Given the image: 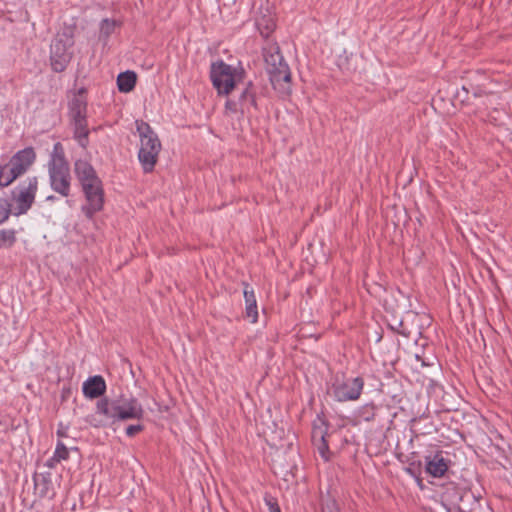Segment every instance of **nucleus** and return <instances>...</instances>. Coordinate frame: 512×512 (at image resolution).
Here are the masks:
<instances>
[{
    "mask_svg": "<svg viewBox=\"0 0 512 512\" xmlns=\"http://www.w3.org/2000/svg\"><path fill=\"white\" fill-rule=\"evenodd\" d=\"M262 53L274 90L282 97L290 95L292 90L291 72L279 45L276 42L267 41L262 48Z\"/></svg>",
    "mask_w": 512,
    "mask_h": 512,
    "instance_id": "nucleus-2",
    "label": "nucleus"
},
{
    "mask_svg": "<svg viewBox=\"0 0 512 512\" xmlns=\"http://www.w3.org/2000/svg\"><path fill=\"white\" fill-rule=\"evenodd\" d=\"M244 298L246 304V317L249 318L252 323H256L258 319L257 301L254 291L252 289H249L248 284H245Z\"/></svg>",
    "mask_w": 512,
    "mask_h": 512,
    "instance_id": "nucleus-16",
    "label": "nucleus"
},
{
    "mask_svg": "<svg viewBox=\"0 0 512 512\" xmlns=\"http://www.w3.org/2000/svg\"><path fill=\"white\" fill-rule=\"evenodd\" d=\"M54 198H55V197L51 195V196H48V197H47V200H54Z\"/></svg>",
    "mask_w": 512,
    "mask_h": 512,
    "instance_id": "nucleus-33",
    "label": "nucleus"
},
{
    "mask_svg": "<svg viewBox=\"0 0 512 512\" xmlns=\"http://www.w3.org/2000/svg\"><path fill=\"white\" fill-rule=\"evenodd\" d=\"M225 108L226 110L232 112V113H237V112H240V104L238 103V101H234V100H227L226 101V104H225Z\"/></svg>",
    "mask_w": 512,
    "mask_h": 512,
    "instance_id": "nucleus-30",
    "label": "nucleus"
},
{
    "mask_svg": "<svg viewBox=\"0 0 512 512\" xmlns=\"http://www.w3.org/2000/svg\"><path fill=\"white\" fill-rule=\"evenodd\" d=\"M136 129L140 137L139 161L144 172H152L161 151V142L150 125L142 120L136 121Z\"/></svg>",
    "mask_w": 512,
    "mask_h": 512,
    "instance_id": "nucleus-4",
    "label": "nucleus"
},
{
    "mask_svg": "<svg viewBox=\"0 0 512 512\" xmlns=\"http://www.w3.org/2000/svg\"><path fill=\"white\" fill-rule=\"evenodd\" d=\"M256 25L258 30L260 31V34L266 39H268V37L276 27L274 19L269 15H263L262 17L258 18L256 21Z\"/></svg>",
    "mask_w": 512,
    "mask_h": 512,
    "instance_id": "nucleus-19",
    "label": "nucleus"
},
{
    "mask_svg": "<svg viewBox=\"0 0 512 512\" xmlns=\"http://www.w3.org/2000/svg\"><path fill=\"white\" fill-rule=\"evenodd\" d=\"M17 177H14V171L7 165L2 167L0 172V186L5 187L11 184Z\"/></svg>",
    "mask_w": 512,
    "mask_h": 512,
    "instance_id": "nucleus-22",
    "label": "nucleus"
},
{
    "mask_svg": "<svg viewBox=\"0 0 512 512\" xmlns=\"http://www.w3.org/2000/svg\"><path fill=\"white\" fill-rule=\"evenodd\" d=\"M137 76L133 71L122 72L117 77V86L120 92L128 93L136 85Z\"/></svg>",
    "mask_w": 512,
    "mask_h": 512,
    "instance_id": "nucleus-18",
    "label": "nucleus"
},
{
    "mask_svg": "<svg viewBox=\"0 0 512 512\" xmlns=\"http://www.w3.org/2000/svg\"><path fill=\"white\" fill-rule=\"evenodd\" d=\"M68 457L69 451L67 447L62 442H58L51 460L55 462H61L62 460L68 459Z\"/></svg>",
    "mask_w": 512,
    "mask_h": 512,
    "instance_id": "nucleus-23",
    "label": "nucleus"
},
{
    "mask_svg": "<svg viewBox=\"0 0 512 512\" xmlns=\"http://www.w3.org/2000/svg\"><path fill=\"white\" fill-rule=\"evenodd\" d=\"M213 86L220 95H228L244 79V69H236L223 61L211 65L210 72Z\"/></svg>",
    "mask_w": 512,
    "mask_h": 512,
    "instance_id": "nucleus-5",
    "label": "nucleus"
},
{
    "mask_svg": "<svg viewBox=\"0 0 512 512\" xmlns=\"http://www.w3.org/2000/svg\"><path fill=\"white\" fill-rule=\"evenodd\" d=\"M375 410L376 407L373 404L365 405L360 410V416L364 421H372L375 419Z\"/></svg>",
    "mask_w": 512,
    "mask_h": 512,
    "instance_id": "nucleus-24",
    "label": "nucleus"
},
{
    "mask_svg": "<svg viewBox=\"0 0 512 512\" xmlns=\"http://www.w3.org/2000/svg\"><path fill=\"white\" fill-rule=\"evenodd\" d=\"M38 190V180L36 177L27 178L13 192L15 215L25 214L32 206Z\"/></svg>",
    "mask_w": 512,
    "mask_h": 512,
    "instance_id": "nucleus-7",
    "label": "nucleus"
},
{
    "mask_svg": "<svg viewBox=\"0 0 512 512\" xmlns=\"http://www.w3.org/2000/svg\"><path fill=\"white\" fill-rule=\"evenodd\" d=\"M450 461L446 459L442 451H437L434 455L425 457V470L432 477L439 478L444 476L449 467Z\"/></svg>",
    "mask_w": 512,
    "mask_h": 512,
    "instance_id": "nucleus-11",
    "label": "nucleus"
},
{
    "mask_svg": "<svg viewBox=\"0 0 512 512\" xmlns=\"http://www.w3.org/2000/svg\"><path fill=\"white\" fill-rule=\"evenodd\" d=\"M363 386V379L361 377H355L334 385L333 393L335 398L340 402L354 401L360 397Z\"/></svg>",
    "mask_w": 512,
    "mask_h": 512,
    "instance_id": "nucleus-8",
    "label": "nucleus"
},
{
    "mask_svg": "<svg viewBox=\"0 0 512 512\" xmlns=\"http://www.w3.org/2000/svg\"><path fill=\"white\" fill-rule=\"evenodd\" d=\"M144 430V426L142 424L129 425L125 432L128 437H134L136 434L142 432Z\"/></svg>",
    "mask_w": 512,
    "mask_h": 512,
    "instance_id": "nucleus-29",
    "label": "nucleus"
},
{
    "mask_svg": "<svg viewBox=\"0 0 512 512\" xmlns=\"http://www.w3.org/2000/svg\"><path fill=\"white\" fill-rule=\"evenodd\" d=\"M481 495L475 496L470 490L464 491L459 498L458 509L460 512H472L480 506Z\"/></svg>",
    "mask_w": 512,
    "mask_h": 512,
    "instance_id": "nucleus-17",
    "label": "nucleus"
},
{
    "mask_svg": "<svg viewBox=\"0 0 512 512\" xmlns=\"http://www.w3.org/2000/svg\"><path fill=\"white\" fill-rule=\"evenodd\" d=\"M71 46L63 39L56 38L51 45V66L54 71L62 72L71 60L68 48Z\"/></svg>",
    "mask_w": 512,
    "mask_h": 512,
    "instance_id": "nucleus-9",
    "label": "nucleus"
},
{
    "mask_svg": "<svg viewBox=\"0 0 512 512\" xmlns=\"http://www.w3.org/2000/svg\"><path fill=\"white\" fill-rule=\"evenodd\" d=\"M11 211L7 200L0 199V223L4 222L9 217Z\"/></svg>",
    "mask_w": 512,
    "mask_h": 512,
    "instance_id": "nucleus-26",
    "label": "nucleus"
},
{
    "mask_svg": "<svg viewBox=\"0 0 512 512\" xmlns=\"http://www.w3.org/2000/svg\"><path fill=\"white\" fill-rule=\"evenodd\" d=\"M265 503L268 506L270 512H281L277 500L274 497L266 496Z\"/></svg>",
    "mask_w": 512,
    "mask_h": 512,
    "instance_id": "nucleus-28",
    "label": "nucleus"
},
{
    "mask_svg": "<svg viewBox=\"0 0 512 512\" xmlns=\"http://www.w3.org/2000/svg\"><path fill=\"white\" fill-rule=\"evenodd\" d=\"M87 102L82 93L75 95L69 103V115L71 119L86 118Z\"/></svg>",
    "mask_w": 512,
    "mask_h": 512,
    "instance_id": "nucleus-15",
    "label": "nucleus"
},
{
    "mask_svg": "<svg viewBox=\"0 0 512 512\" xmlns=\"http://www.w3.org/2000/svg\"><path fill=\"white\" fill-rule=\"evenodd\" d=\"M336 510L337 509L333 506V508L328 507V511L324 509L323 512H336Z\"/></svg>",
    "mask_w": 512,
    "mask_h": 512,
    "instance_id": "nucleus-32",
    "label": "nucleus"
},
{
    "mask_svg": "<svg viewBox=\"0 0 512 512\" xmlns=\"http://www.w3.org/2000/svg\"><path fill=\"white\" fill-rule=\"evenodd\" d=\"M96 413L103 416V419L96 420L91 417L87 421L93 427L99 428L121 421L141 420L145 412L141 403L135 397L121 395L117 399L104 397L98 400Z\"/></svg>",
    "mask_w": 512,
    "mask_h": 512,
    "instance_id": "nucleus-1",
    "label": "nucleus"
},
{
    "mask_svg": "<svg viewBox=\"0 0 512 512\" xmlns=\"http://www.w3.org/2000/svg\"><path fill=\"white\" fill-rule=\"evenodd\" d=\"M82 391L86 398H99L106 392V382L100 375L91 376L84 381Z\"/></svg>",
    "mask_w": 512,
    "mask_h": 512,
    "instance_id": "nucleus-12",
    "label": "nucleus"
},
{
    "mask_svg": "<svg viewBox=\"0 0 512 512\" xmlns=\"http://www.w3.org/2000/svg\"><path fill=\"white\" fill-rule=\"evenodd\" d=\"M388 325L391 328V330H393L399 334L405 335V336L408 335V331L405 328L402 321L395 320L393 323H389Z\"/></svg>",
    "mask_w": 512,
    "mask_h": 512,
    "instance_id": "nucleus-27",
    "label": "nucleus"
},
{
    "mask_svg": "<svg viewBox=\"0 0 512 512\" xmlns=\"http://www.w3.org/2000/svg\"><path fill=\"white\" fill-rule=\"evenodd\" d=\"M119 25L116 20L103 19L100 24V36L108 38Z\"/></svg>",
    "mask_w": 512,
    "mask_h": 512,
    "instance_id": "nucleus-21",
    "label": "nucleus"
},
{
    "mask_svg": "<svg viewBox=\"0 0 512 512\" xmlns=\"http://www.w3.org/2000/svg\"><path fill=\"white\" fill-rule=\"evenodd\" d=\"M319 434L321 444L318 446V450L323 458L328 460L327 452H328V443L326 439V435L320 430V431H314L313 438L316 437V435Z\"/></svg>",
    "mask_w": 512,
    "mask_h": 512,
    "instance_id": "nucleus-25",
    "label": "nucleus"
},
{
    "mask_svg": "<svg viewBox=\"0 0 512 512\" xmlns=\"http://www.w3.org/2000/svg\"><path fill=\"white\" fill-rule=\"evenodd\" d=\"M51 188L63 197L70 195L71 175L64 156L55 155L48 164Z\"/></svg>",
    "mask_w": 512,
    "mask_h": 512,
    "instance_id": "nucleus-6",
    "label": "nucleus"
},
{
    "mask_svg": "<svg viewBox=\"0 0 512 512\" xmlns=\"http://www.w3.org/2000/svg\"><path fill=\"white\" fill-rule=\"evenodd\" d=\"M75 173L88 203L87 206L83 207V211L87 217L92 218L96 212L103 208L104 190L102 181L97 176L93 166L84 160L75 162Z\"/></svg>",
    "mask_w": 512,
    "mask_h": 512,
    "instance_id": "nucleus-3",
    "label": "nucleus"
},
{
    "mask_svg": "<svg viewBox=\"0 0 512 512\" xmlns=\"http://www.w3.org/2000/svg\"><path fill=\"white\" fill-rule=\"evenodd\" d=\"M36 154L31 147L18 151L7 164L14 171V177L24 174L35 161Z\"/></svg>",
    "mask_w": 512,
    "mask_h": 512,
    "instance_id": "nucleus-10",
    "label": "nucleus"
},
{
    "mask_svg": "<svg viewBox=\"0 0 512 512\" xmlns=\"http://www.w3.org/2000/svg\"><path fill=\"white\" fill-rule=\"evenodd\" d=\"M16 242L14 230H0V248H9Z\"/></svg>",
    "mask_w": 512,
    "mask_h": 512,
    "instance_id": "nucleus-20",
    "label": "nucleus"
},
{
    "mask_svg": "<svg viewBox=\"0 0 512 512\" xmlns=\"http://www.w3.org/2000/svg\"><path fill=\"white\" fill-rule=\"evenodd\" d=\"M57 155V156H64L63 155V149H62V146L61 144L58 142L54 145V153L52 155V158Z\"/></svg>",
    "mask_w": 512,
    "mask_h": 512,
    "instance_id": "nucleus-31",
    "label": "nucleus"
},
{
    "mask_svg": "<svg viewBox=\"0 0 512 512\" xmlns=\"http://www.w3.org/2000/svg\"><path fill=\"white\" fill-rule=\"evenodd\" d=\"M73 125V134L75 140L82 148H86L89 143V129L86 118L71 119Z\"/></svg>",
    "mask_w": 512,
    "mask_h": 512,
    "instance_id": "nucleus-14",
    "label": "nucleus"
},
{
    "mask_svg": "<svg viewBox=\"0 0 512 512\" xmlns=\"http://www.w3.org/2000/svg\"><path fill=\"white\" fill-rule=\"evenodd\" d=\"M238 103L240 104L241 114L251 113L252 109H257L256 95L252 82H249L241 92Z\"/></svg>",
    "mask_w": 512,
    "mask_h": 512,
    "instance_id": "nucleus-13",
    "label": "nucleus"
}]
</instances>
